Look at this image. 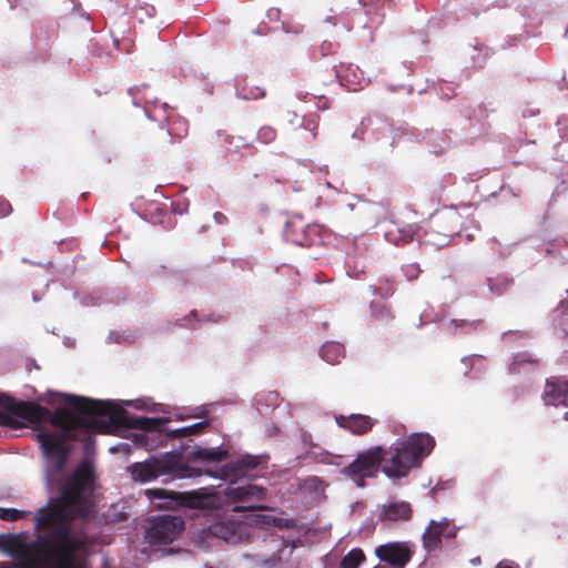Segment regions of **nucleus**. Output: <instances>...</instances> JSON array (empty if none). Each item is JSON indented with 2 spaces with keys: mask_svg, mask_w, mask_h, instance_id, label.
<instances>
[{
  "mask_svg": "<svg viewBox=\"0 0 568 568\" xmlns=\"http://www.w3.org/2000/svg\"><path fill=\"white\" fill-rule=\"evenodd\" d=\"M434 446V438L428 434H413L407 439H397L389 447V458L381 446L359 453L343 474L358 487H364L365 478L375 477L381 468L390 479L404 478L430 454Z\"/></svg>",
  "mask_w": 568,
  "mask_h": 568,
  "instance_id": "4",
  "label": "nucleus"
},
{
  "mask_svg": "<svg viewBox=\"0 0 568 568\" xmlns=\"http://www.w3.org/2000/svg\"><path fill=\"white\" fill-rule=\"evenodd\" d=\"M10 212H11L10 203L4 199H0V217L8 216L10 214Z\"/></svg>",
  "mask_w": 568,
  "mask_h": 568,
  "instance_id": "30",
  "label": "nucleus"
},
{
  "mask_svg": "<svg viewBox=\"0 0 568 568\" xmlns=\"http://www.w3.org/2000/svg\"><path fill=\"white\" fill-rule=\"evenodd\" d=\"M189 204L187 203H176L173 205V211L180 215L187 212Z\"/></svg>",
  "mask_w": 568,
  "mask_h": 568,
  "instance_id": "32",
  "label": "nucleus"
},
{
  "mask_svg": "<svg viewBox=\"0 0 568 568\" xmlns=\"http://www.w3.org/2000/svg\"><path fill=\"white\" fill-rule=\"evenodd\" d=\"M317 232V225H306L302 220H291L286 223L284 236L286 241L296 245L310 246L314 244Z\"/></svg>",
  "mask_w": 568,
  "mask_h": 568,
  "instance_id": "10",
  "label": "nucleus"
},
{
  "mask_svg": "<svg viewBox=\"0 0 568 568\" xmlns=\"http://www.w3.org/2000/svg\"><path fill=\"white\" fill-rule=\"evenodd\" d=\"M263 496L264 490L256 485L231 481L223 490L203 487L179 494L176 499L191 508L215 511L216 520L201 531L200 538L237 544L248 539L255 526L265 521V516L253 511L257 508L253 501Z\"/></svg>",
  "mask_w": 568,
  "mask_h": 568,
  "instance_id": "3",
  "label": "nucleus"
},
{
  "mask_svg": "<svg viewBox=\"0 0 568 568\" xmlns=\"http://www.w3.org/2000/svg\"><path fill=\"white\" fill-rule=\"evenodd\" d=\"M0 568H6L3 565H0Z\"/></svg>",
  "mask_w": 568,
  "mask_h": 568,
  "instance_id": "46",
  "label": "nucleus"
},
{
  "mask_svg": "<svg viewBox=\"0 0 568 568\" xmlns=\"http://www.w3.org/2000/svg\"><path fill=\"white\" fill-rule=\"evenodd\" d=\"M564 418H565L566 420H568V412H567V413H565Z\"/></svg>",
  "mask_w": 568,
  "mask_h": 568,
  "instance_id": "44",
  "label": "nucleus"
},
{
  "mask_svg": "<svg viewBox=\"0 0 568 568\" xmlns=\"http://www.w3.org/2000/svg\"><path fill=\"white\" fill-rule=\"evenodd\" d=\"M413 550L408 542L394 541L378 546L376 557L392 568H404L412 558Z\"/></svg>",
  "mask_w": 568,
  "mask_h": 568,
  "instance_id": "9",
  "label": "nucleus"
},
{
  "mask_svg": "<svg viewBox=\"0 0 568 568\" xmlns=\"http://www.w3.org/2000/svg\"><path fill=\"white\" fill-rule=\"evenodd\" d=\"M205 424H206V422L202 420V422L195 423V424L190 425V426H185V427H181V428L174 429V430H172V434L175 435V436H179V437L187 436V435H191V434H195L200 429H202Z\"/></svg>",
  "mask_w": 568,
  "mask_h": 568,
  "instance_id": "24",
  "label": "nucleus"
},
{
  "mask_svg": "<svg viewBox=\"0 0 568 568\" xmlns=\"http://www.w3.org/2000/svg\"><path fill=\"white\" fill-rule=\"evenodd\" d=\"M365 556L362 549L354 548L341 561V568H358Z\"/></svg>",
  "mask_w": 568,
  "mask_h": 568,
  "instance_id": "19",
  "label": "nucleus"
},
{
  "mask_svg": "<svg viewBox=\"0 0 568 568\" xmlns=\"http://www.w3.org/2000/svg\"><path fill=\"white\" fill-rule=\"evenodd\" d=\"M567 307H568V303L567 302H560L559 308H562L565 311Z\"/></svg>",
  "mask_w": 568,
  "mask_h": 568,
  "instance_id": "41",
  "label": "nucleus"
},
{
  "mask_svg": "<svg viewBox=\"0 0 568 568\" xmlns=\"http://www.w3.org/2000/svg\"><path fill=\"white\" fill-rule=\"evenodd\" d=\"M224 140H225V143L229 144V146H227L229 150H231V149L239 150L243 145L241 139H237V143L233 144L234 138L230 136V135H225Z\"/></svg>",
  "mask_w": 568,
  "mask_h": 568,
  "instance_id": "31",
  "label": "nucleus"
},
{
  "mask_svg": "<svg viewBox=\"0 0 568 568\" xmlns=\"http://www.w3.org/2000/svg\"><path fill=\"white\" fill-rule=\"evenodd\" d=\"M213 217H214L215 222L219 224H222L226 221V216L221 212L214 213Z\"/></svg>",
  "mask_w": 568,
  "mask_h": 568,
  "instance_id": "36",
  "label": "nucleus"
},
{
  "mask_svg": "<svg viewBox=\"0 0 568 568\" xmlns=\"http://www.w3.org/2000/svg\"><path fill=\"white\" fill-rule=\"evenodd\" d=\"M68 407H60L53 414L39 405L19 403L12 406H0V425L13 429L34 427L37 438L45 457L47 485L52 489L60 480V475L68 457V440L75 438L82 425L104 429L100 419L108 418L110 424H122L134 429L130 433L131 444L119 443L110 447L112 454L129 455L132 447L154 449L155 433L165 424L163 418L131 416L123 405L135 408L141 400H94L88 397L63 394Z\"/></svg>",
  "mask_w": 568,
  "mask_h": 568,
  "instance_id": "1",
  "label": "nucleus"
},
{
  "mask_svg": "<svg viewBox=\"0 0 568 568\" xmlns=\"http://www.w3.org/2000/svg\"><path fill=\"white\" fill-rule=\"evenodd\" d=\"M429 321H432V320L429 318L428 314L425 313V314L420 315V323H423V322L427 323Z\"/></svg>",
  "mask_w": 568,
  "mask_h": 568,
  "instance_id": "39",
  "label": "nucleus"
},
{
  "mask_svg": "<svg viewBox=\"0 0 568 568\" xmlns=\"http://www.w3.org/2000/svg\"><path fill=\"white\" fill-rule=\"evenodd\" d=\"M443 325L446 327V329L463 327L465 331H470L475 329L478 326V323L466 321L458 322L456 320H452L448 323H443Z\"/></svg>",
  "mask_w": 568,
  "mask_h": 568,
  "instance_id": "26",
  "label": "nucleus"
},
{
  "mask_svg": "<svg viewBox=\"0 0 568 568\" xmlns=\"http://www.w3.org/2000/svg\"><path fill=\"white\" fill-rule=\"evenodd\" d=\"M442 219L447 223L457 225L459 221V215L455 210H449L445 214H443Z\"/></svg>",
  "mask_w": 568,
  "mask_h": 568,
  "instance_id": "29",
  "label": "nucleus"
},
{
  "mask_svg": "<svg viewBox=\"0 0 568 568\" xmlns=\"http://www.w3.org/2000/svg\"><path fill=\"white\" fill-rule=\"evenodd\" d=\"M265 92L260 87L254 85H239L236 88V95L243 100H256L263 98Z\"/></svg>",
  "mask_w": 568,
  "mask_h": 568,
  "instance_id": "20",
  "label": "nucleus"
},
{
  "mask_svg": "<svg viewBox=\"0 0 568 568\" xmlns=\"http://www.w3.org/2000/svg\"><path fill=\"white\" fill-rule=\"evenodd\" d=\"M412 515L410 505L402 500H392L383 505L381 509V518L388 521H397L408 519Z\"/></svg>",
  "mask_w": 568,
  "mask_h": 568,
  "instance_id": "14",
  "label": "nucleus"
},
{
  "mask_svg": "<svg viewBox=\"0 0 568 568\" xmlns=\"http://www.w3.org/2000/svg\"><path fill=\"white\" fill-rule=\"evenodd\" d=\"M149 89H131L130 93L133 98V104L136 106L143 105L145 115L151 121H156L163 126H168V133L173 136H184L187 132V125L184 120L171 123L173 111L166 103L159 104L154 98L149 93Z\"/></svg>",
  "mask_w": 568,
  "mask_h": 568,
  "instance_id": "6",
  "label": "nucleus"
},
{
  "mask_svg": "<svg viewBox=\"0 0 568 568\" xmlns=\"http://www.w3.org/2000/svg\"><path fill=\"white\" fill-rule=\"evenodd\" d=\"M417 240L420 243L429 244V245H434V246L439 247V246H444V245L447 244L448 235L433 231V232H426L424 236L417 235Z\"/></svg>",
  "mask_w": 568,
  "mask_h": 568,
  "instance_id": "21",
  "label": "nucleus"
},
{
  "mask_svg": "<svg viewBox=\"0 0 568 568\" xmlns=\"http://www.w3.org/2000/svg\"><path fill=\"white\" fill-rule=\"evenodd\" d=\"M214 478H220L222 480H227L229 475L226 468H222L217 474L211 475Z\"/></svg>",
  "mask_w": 568,
  "mask_h": 568,
  "instance_id": "35",
  "label": "nucleus"
},
{
  "mask_svg": "<svg viewBox=\"0 0 568 568\" xmlns=\"http://www.w3.org/2000/svg\"><path fill=\"white\" fill-rule=\"evenodd\" d=\"M27 514H29V511L0 507V519L2 520L16 521L23 518Z\"/></svg>",
  "mask_w": 568,
  "mask_h": 568,
  "instance_id": "23",
  "label": "nucleus"
},
{
  "mask_svg": "<svg viewBox=\"0 0 568 568\" xmlns=\"http://www.w3.org/2000/svg\"><path fill=\"white\" fill-rule=\"evenodd\" d=\"M184 528L181 517L162 515L150 520L145 540L150 545H165L175 540Z\"/></svg>",
  "mask_w": 568,
  "mask_h": 568,
  "instance_id": "7",
  "label": "nucleus"
},
{
  "mask_svg": "<svg viewBox=\"0 0 568 568\" xmlns=\"http://www.w3.org/2000/svg\"><path fill=\"white\" fill-rule=\"evenodd\" d=\"M122 517H123V515H122V514H119V515H116V514L108 515V519H109V520H112V521L119 520V519H121Z\"/></svg>",
  "mask_w": 568,
  "mask_h": 568,
  "instance_id": "38",
  "label": "nucleus"
},
{
  "mask_svg": "<svg viewBox=\"0 0 568 568\" xmlns=\"http://www.w3.org/2000/svg\"><path fill=\"white\" fill-rule=\"evenodd\" d=\"M276 138V131L272 126H262L257 132V139L263 143H270Z\"/></svg>",
  "mask_w": 568,
  "mask_h": 568,
  "instance_id": "25",
  "label": "nucleus"
},
{
  "mask_svg": "<svg viewBox=\"0 0 568 568\" xmlns=\"http://www.w3.org/2000/svg\"><path fill=\"white\" fill-rule=\"evenodd\" d=\"M267 18L270 20H277L280 18V10L275 8H271L267 11Z\"/></svg>",
  "mask_w": 568,
  "mask_h": 568,
  "instance_id": "34",
  "label": "nucleus"
},
{
  "mask_svg": "<svg viewBox=\"0 0 568 568\" xmlns=\"http://www.w3.org/2000/svg\"><path fill=\"white\" fill-rule=\"evenodd\" d=\"M93 491V467L84 460L64 480L60 496L38 510L36 528L43 536L34 558L18 568H90L88 523L94 513Z\"/></svg>",
  "mask_w": 568,
  "mask_h": 568,
  "instance_id": "2",
  "label": "nucleus"
},
{
  "mask_svg": "<svg viewBox=\"0 0 568 568\" xmlns=\"http://www.w3.org/2000/svg\"><path fill=\"white\" fill-rule=\"evenodd\" d=\"M524 363L532 364L534 359L528 354H518L514 357V362L510 364L509 369L511 372H516V371L519 372L520 369L517 368V366H519L520 364H524Z\"/></svg>",
  "mask_w": 568,
  "mask_h": 568,
  "instance_id": "28",
  "label": "nucleus"
},
{
  "mask_svg": "<svg viewBox=\"0 0 568 568\" xmlns=\"http://www.w3.org/2000/svg\"><path fill=\"white\" fill-rule=\"evenodd\" d=\"M542 399L546 405L568 406V381L559 378L548 379Z\"/></svg>",
  "mask_w": 568,
  "mask_h": 568,
  "instance_id": "12",
  "label": "nucleus"
},
{
  "mask_svg": "<svg viewBox=\"0 0 568 568\" xmlns=\"http://www.w3.org/2000/svg\"><path fill=\"white\" fill-rule=\"evenodd\" d=\"M336 424L355 435H362L372 429L375 419L362 414H351L348 416H335Z\"/></svg>",
  "mask_w": 568,
  "mask_h": 568,
  "instance_id": "13",
  "label": "nucleus"
},
{
  "mask_svg": "<svg viewBox=\"0 0 568 568\" xmlns=\"http://www.w3.org/2000/svg\"><path fill=\"white\" fill-rule=\"evenodd\" d=\"M344 84L351 91H357L367 84L366 78L358 68L348 67L346 73L343 75Z\"/></svg>",
  "mask_w": 568,
  "mask_h": 568,
  "instance_id": "17",
  "label": "nucleus"
},
{
  "mask_svg": "<svg viewBox=\"0 0 568 568\" xmlns=\"http://www.w3.org/2000/svg\"><path fill=\"white\" fill-rule=\"evenodd\" d=\"M195 316H196V313H195V312H191V313H190V315H189V317H185V318H184V323H181L180 325H181V326H189V324H187L186 322L189 321V318H190V317H195ZM190 327H191V328H194V326H193V325H190Z\"/></svg>",
  "mask_w": 568,
  "mask_h": 568,
  "instance_id": "37",
  "label": "nucleus"
},
{
  "mask_svg": "<svg viewBox=\"0 0 568 568\" xmlns=\"http://www.w3.org/2000/svg\"><path fill=\"white\" fill-rule=\"evenodd\" d=\"M145 495L151 501L163 500L158 504L159 507H168L173 499V497L168 495L163 489H148Z\"/></svg>",
  "mask_w": 568,
  "mask_h": 568,
  "instance_id": "22",
  "label": "nucleus"
},
{
  "mask_svg": "<svg viewBox=\"0 0 568 568\" xmlns=\"http://www.w3.org/2000/svg\"><path fill=\"white\" fill-rule=\"evenodd\" d=\"M496 568H518V566L510 560H501Z\"/></svg>",
  "mask_w": 568,
  "mask_h": 568,
  "instance_id": "33",
  "label": "nucleus"
},
{
  "mask_svg": "<svg viewBox=\"0 0 568 568\" xmlns=\"http://www.w3.org/2000/svg\"><path fill=\"white\" fill-rule=\"evenodd\" d=\"M468 359L480 361V359H479V357H475V356H471V357H469Z\"/></svg>",
  "mask_w": 568,
  "mask_h": 568,
  "instance_id": "43",
  "label": "nucleus"
},
{
  "mask_svg": "<svg viewBox=\"0 0 568 568\" xmlns=\"http://www.w3.org/2000/svg\"><path fill=\"white\" fill-rule=\"evenodd\" d=\"M479 561H480V559H479V558H475V559H473V560H471V562H473V564H477V562H479Z\"/></svg>",
  "mask_w": 568,
  "mask_h": 568,
  "instance_id": "42",
  "label": "nucleus"
},
{
  "mask_svg": "<svg viewBox=\"0 0 568 568\" xmlns=\"http://www.w3.org/2000/svg\"><path fill=\"white\" fill-rule=\"evenodd\" d=\"M459 527L450 523L446 517L440 520H430L423 534V546L427 552L436 551L442 546L444 538L452 539L456 536Z\"/></svg>",
  "mask_w": 568,
  "mask_h": 568,
  "instance_id": "8",
  "label": "nucleus"
},
{
  "mask_svg": "<svg viewBox=\"0 0 568 568\" xmlns=\"http://www.w3.org/2000/svg\"><path fill=\"white\" fill-rule=\"evenodd\" d=\"M293 546L283 542L276 555L270 558L247 555L237 564L236 568H282L283 557L291 556Z\"/></svg>",
  "mask_w": 568,
  "mask_h": 568,
  "instance_id": "11",
  "label": "nucleus"
},
{
  "mask_svg": "<svg viewBox=\"0 0 568 568\" xmlns=\"http://www.w3.org/2000/svg\"><path fill=\"white\" fill-rule=\"evenodd\" d=\"M126 473L133 481L139 484H146L159 477L184 479L201 476V470L187 465L180 452L152 455L143 462L128 466Z\"/></svg>",
  "mask_w": 568,
  "mask_h": 568,
  "instance_id": "5",
  "label": "nucleus"
},
{
  "mask_svg": "<svg viewBox=\"0 0 568 568\" xmlns=\"http://www.w3.org/2000/svg\"><path fill=\"white\" fill-rule=\"evenodd\" d=\"M321 357L328 364H337L345 356V348L341 343L326 342L320 349Z\"/></svg>",
  "mask_w": 568,
  "mask_h": 568,
  "instance_id": "16",
  "label": "nucleus"
},
{
  "mask_svg": "<svg viewBox=\"0 0 568 568\" xmlns=\"http://www.w3.org/2000/svg\"><path fill=\"white\" fill-rule=\"evenodd\" d=\"M567 293H568V288H567Z\"/></svg>",
  "mask_w": 568,
  "mask_h": 568,
  "instance_id": "47",
  "label": "nucleus"
},
{
  "mask_svg": "<svg viewBox=\"0 0 568 568\" xmlns=\"http://www.w3.org/2000/svg\"><path fill=\"white\" fill-rule=\"evenodd\" d=\"M192 455L195 459L220 462L226 456V450L220 447H196Z\"/></svg>",
  "mask_w": 568,
  "mask_h": 568,
  "instance_id": "18",
  "label": "nucleus"
},
{
  "mask_svg": "<svg viewBox=\"0 0 568 568\" xmlns=\"http://www.w3.org/2000/svg\"><path fill=\"white\" fill-rule=\"evenodd\" d=\"M489 288H490L491 292H494L496 294H500L501 293V290L500 288H495L490 281H489Z\"/></svg>",
  "mask_w": 568,
  "mask_h": 568,
  "instance_id": "40",
  "label": "nucleus"
},
{
  "mask_svg": "<svg viewBox=\"0 0 568 568\" xmlns=\"http://www.w3.org/2000/svg\"><path fill=\"white\" fill-rule=\"evenodd\" d=\"M417 235V226L414 224L406 225L404 227H397L392 225L389 230L385 232V240L394 245H400L407 243Z\"/></svg>",
  "mask_w": 568,
  "mask_h": 568,
  "instance_id": "15",
  "label": "nucleus"
},
{
  "mask_svg": "<svg viewBox=\"0 0 568 568\" xmlns=\"http://www.w3.org/2000/svg\"><path fill=\"white\" fill-rule=\"evenodd\" d=\"M374 568H385V567H383V566H376V567H374Z\"/></svg>",
  "mask_w": 568,
  "mask_h": 568,
  "instance_id": "45",
  "label": "nucleus"
},
{
  "mask_svg": "<svg viewBox=\"0 0 568 568\" xmlns=\"http://www.w3.org/2000/svg\"><path fill=\"white\" fill-rule=\"evenodd\" d=\"M420 272L419 265L416 263H409L403 266V273L409 281L418 277Z\"/></svg>",
  "mask_w": 568,
  "mask_h": 568,
  "instance_id": "27",
  "label": "nucleus"
}]
</instances>
